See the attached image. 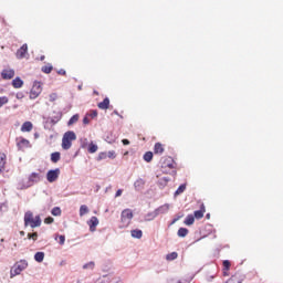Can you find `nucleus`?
Returning a JSON list of instances; mask_svg holds the SVG:
<instances>
[{
    "label": "nucleus",
    "instance_id": "nucleus-1",
    "mask_svg": "<svg viewBox=\"0 0 283 283\" xmlns=\"http://www.w3.org/2000/svg\"><path fill=\"white\" fill-rule=\"evenodd\" d=\"M42 221H41V216H35L32 211H27L24 213V227H31V229H36L41 227Z\"/></svg>",
    "mask_w": 283,
    "mask_h": 283
},
{
    "label": "nucleus",
    "instance_id": "nucleus-58",
    "mask_svg": "<svg viewBox=\"0 0 283 283\" xmlns=\"http://www.w3.org/2000/svg\"><path fill=\"white\" fill-rule=\"evenodd\" d=\"M76 283H81V281H77Z\"/></svg>",
    "mask_w": 283,
    "mask_h": 283
},
{
    "label": "nucleus",
    "instance_id": "nucleus-11",
    "mask_svg": "<svg viewBox=\"0 0 283 283\" xmlns=\"http://www.w3.org/2000/svg\"><path fill=\"white\" fill-rule=\"evenodd\" d=\"M87 224L90 227V231H92V232L96 231V227H98V218L97 217H92L87 221Z\"/></svg>",
    "mask_w": 283,
    "mask_h": 283
},
{
    "label": "nucleus",
    "instance_id": "nucleus-57",
    "mask_svg": "<svg viewBox=\"0 0 283 283\" xmlns=\"http://www.w3.org/2000/svg\"><path fill=\"white\" fill-rule=\"evenodd\" d=\"M114 114H118V112H117V111H114Z\"/></svg>",
    "mask_w": 283,
    "mask_h": 283
},
{
    "label": "nucleus",
    "instance_id": "nucleus-35",
    "mask_svg": "<svg viewBox=\"0 0 283 283\" xmlns=\"http://www.w3.org/2000/svg\"><path fill=\"white\" fill-rule=\"evenodd\" d=\"M98 151V146L95 144H90L88 154H96Z\"/></svg>",
    "mask_w": 283,
    "mask_h": 283
},
{
    "label": "nucleus",
    "instance_id": "nucleus-42",
    "mask_svg": "<svg viewBox=\"0 0 283 283\" xmlns=\"http://www.w3.org/2000/svg\"><path fill=\"white\" fill-rule=\"evenodd\" d=\"M53 222H54V218H52V217H46L44 219V224H52Z\"/></svg>",
    "mask_w": 283,
    "mask_h": 283
},
{
    "label": "nucleus",
    "instance_id": "nucleus-54",
    "mask_svg": "<svg viewBox=\"0 0 283 283\" xmlns=\"http://www.w3.org/2000/svg\"><path fill=\"white\" fill-rule=\"evenodd\" d=\"M176 222H178V219H174L171 224H176Z\"/></svg>",
    "mask_w": 283,
    "mask_h": 283
},
{
    "label": "nucleus",
    "instance_id": "nucleus-18",
    "mask_svg": "<svg viewBox=\"0 0 283 283\" xmlns=\"http://www.w3.org/2000/svg\"><path fill=\"white\" fill-rule=\"evenodd\" d=\"M17 145H18L19 149H23V147H29L30 140H28L23 137H20V138H18V144Z\"/></svg>",
    "mask_w": 283,
    "mask_h": 283
},
{
    "label": "nucleus",
    "instance_id": "nucleus-8",
    "mask_svg": "<svg viewBox=\"0 0 283 283\" xmlns=\"http://www.w3.org/2000/svg\"><path fill=\"white\" fill-rule=\"evenodd\" d=\"M15 56L19 60L28 59L29 54H28V44L27 43H24L20 49L17 50Z\"/></svg>",
    "mask_w": 283,
    "mask_h": 283
},
{
    "label": "nucleus",
    "instance_id": "nucleus-16",
    "mask_svg": "<svg viewBox=\"0 0 283 283\" xmlns=\"http://www.w3.org/2000/svg\"><path fill=\"white\" fill-rule=\"evenodd\" d=\"M229 271H231V261L224 260L223 261V276L228 277Z\"/></svg>",
    "mask_w": 283,
    "mask_h": 283
},
{
    "label": "nucleus",
    "instance_id": "nucleus-33",
    "mask_svg": "<svg viewBox=\"0 0 283 283\" xmlns=\"http://www.w3.org/2000/svg\"><path fill=\"white\" fill-rule=\"evenodd\" d=\"M8 103H10V98H8V96H0V109L3 105H8Z\"/></svg>",
    "mask_w": 283,
    "mask_h": 283
},
{
    "label": "nucleus",
    "instance_id": "nucleus-46",
    "mask_svg": "<svg viewBox=\"0 0 283 283\" xmlns=\"http://www.w3.org/2000/svg\"><path fill=\"white\" fill-rule=\"evenodd\" d=\"M165 167H168L169 169H175L174 163H168L165 166H163V169H165Z\"/></svg>",
    "mask_w": 283,
    "mask_h": 283
},
{
    "label": "nucleus",
    "instance_id": "nucleus-51",
    "mask_svg": "<svg viewBox=\"0 0 283 283\" xmlns=\"http://www.w3.org/2000/svg\"><path fill=\"white\" fill-rule=\"evenodd\" d=\"M122 143L123 145H129V139H123Z\"/></svg>",
    "mask_w": 283,
    "mask_h": 283
},
{
    "label": "nucleus",
    "instance_id": "nucleus-28",
    "mask_svg": "<svg viewBox=\"0 0 283 283\" xmlns=\"http://www.w3.org/2000/svg\"><path fill=\"white\" fill-rule=\"evenodd\" d=\"M44 259H45V253L43 252H36L34 254L35 262H43Z\"/></svg>",
    "mask_w": 283,
    "mask_h": 283
},
{
    "label": "nucleus",
    "instance_id": "nucleus-23",
    "mask_svg": "<svg viewBox=\"0 0 283 283\" xmlns=\"http://www.w3.org/2000/svg\"><path fill=\"white\" fill-rule=\"evenodd\" d=\"M154 154H165V146L160 143H156L154 146Z\"/></svg>",
    "mask_w": 283,
    "mask_h": 283
},
{
    "label": "nucleus",
    "instance_id": "nucleus-29",
    "mask_svg": "<svg viewBox=\"0 0 283 283\" xmlns=\"http://www.w3.org/2000/svg\"><path fill=\"white\" fill-rule=\"evenodd\" d=\"M144 160L146 163H151V160H154V153L151 151H147L144 154Z\"/></svg>",
    "mask_w": 283,
    "mask_h": 283
},
{
    "label": "nucleus",
    "instance_id": "nucleus-38",
    "mask_svg": "<svg viewBox=\"0 0 283 283\" xmlns=\"http://www.w3.org/2000/svg\"><path fill=\"white\" fill-rule=\"evenodd\" d=\"M185 189H187V186L185 185L179 186V188L176 190V195L180 196V193L185 192Z\"/></svg>",
    "mask_w": 283,
    "mask_h": 283
},
{
    "label": "nucleus",
    "instance_id": "nucleus-55",
    "mask_svg": "<svg viewBox=\"0 0 283 283\" xmlns=\"http://www.w3.org/2000/svg\"><path fill=\"white\" fill-rule=\"evenodd\" d=\"M20 235H25V231H20Z\"/></svg>",
    "mask_w": 283,
    "mask_h": 283
},
{
    "label": "nucleus",
    "instance_id": "nucleus-21",
    "mask_svg": "<svg viewBox=\"0 0 283 283\" xmlns=\"http://www.w3.org/2000/svg\"><path fill=\"white\" fill-rule=\"evenodd\" d=\"M12 86L14 87V90H19V88L23 87V80H21L20 77H15L12 81Z\"/></svg>",
    "mask_w": 283,
    "mask_h": 283
},
{
    "label": "nucleus",
    "instance_id": "nucleus-47",
    "mask_svg": "<svg viewBox=\"0 0 283 283\" xmlns=\"http://www.w3.org/2000/svg\"><path fill=\"white\" fill-rule=\"evenodd\" d=\"M57 74L60 76H66L67 73L65 72V70L61 69V70L57 71Z\"/></svg>",
    "mask_w": 283,
    "mask_h": 283
},
{
    "label": "nucleus",
    "instance_id": "nucleus-9",
    "mask_svg": "<svg viewBox=\"0 0 283 283\" xmlns=\"http://www.w3.org/2000/svg\"><path fill=\"white\" fill-rule=\"evenodd\" d=\"M205 213H207V208L205 207V203H201L200 210H196L193 212V218H196V220H202V218H205Z\"/></svg>",
    "mask_w": 283,
    "mask_h": 283
},
{
    "label": "nucleus",
    "instance_id": "nucleus-56",
    "mask_svg": "<svg viewBox=\"0 0 283 283\" xmlns=\"http://www.w3.org/2000/svg\"><path fill=\"white\" fill-rule=\"evenodd\" d=\"M206 218L209 220V218H211V214L208 213V214L206 216Z\"/></svg>",
    "mask_w": 283,
    "mask_h": 283
},
{
    "label": "nucleus",
    "instance_id": "nucleus-44",
    "mask_svg": "<svg viewBox=\"0 0 283 283\" xmlns=\"http://www.w3.org/2000/svg\"><path fill=\"white\" fill-rule=\"evenodd\" d=\"M107 158V153H99L97 160H105Z\"/></svg>",
    "mask_w": 283,
    "mask_h": 283
},
{
    "label": "nucleus",
    "instance_id": "nucleus-32",
    "mask_svg": "<svg viewBox=\"0 0 283 283\" xmlns=\"http://www.w3.org/2000/svg\"><path fill=\"white\" fill-rule=\"evenodd\" d=\"M51 160L53 163H59V160H61V153L55 151V153L51 154Z\"/></svg>",
    "mask_w": 283,
    "mask_h": 283
},
{
    "label": "nucleus",
    "instance_id": "nucleus-45",
    "mask_svg": "<svg viewBox=\"0 0 283 283\" xmlns=\"http://www.w3.org/2000/svg\"><path fill=\"white\" fill-rule=\"evenodd\" d=\"M94 266H95L94 262H88L83 265V269H94Z\"/></svg>",
    "mask_w": 283,
    "mask_h": 283
},
{
    "label": "nucleus",
    "instance_id": "nucleus-22",
    "mask_svg": "<svg viewBox=\"0 0 283 283\" xmlns=\"http://www.w3.org/2000/svg\"><path fill=\"white\" fill-rule=\"evenodd\" d=\"M33 128L32 122H24L21 126V132H31Z\"/></svg>",
    "mask_w": 283,
    "mask_h": 283
},
{
    "label": "nucleus",
    "instance_id": "nucleus-40",
    "mask_svg": "<svg viewBox=\"0 0 283 283\" xmlns=\"http://www.w3.org/2000/svg\"><path fill=\"white\" fill-rule=\"evenodd\" d=\"M56 98H59V95L56 93H52L49 95L50 103H54V101H56Z\"/></svg>",
    "mask_w": 283,
    "mask_h": 283
},
{
    "label": "nucleus",
    "instance_id": "nucleus-2",
    "mask_svg": "<svg viewBox=\"0 0 283 283\" xmlns=\"http://www.w3.org/2000/svg\"><path fill=\"white\" fill-rule=\"evenodd\" d=\"M134 212L132 209H124L120 213L119 229H127L132 224Z\"/></svg>",
    "mask_w": 283,
    "mask_h": 283
},
{
    "label": "nucleus",
    "instance_id": "nucleus-5",
    "mask_svg": "<svg viewBox=\"0 0 283 283\" xmlns=\"http://www.w3.org/2000/svg\"><path fill=\"white\" fill-rule=\"evenodd\" d=\"M247 280V275L242 272H235L232 274L226 283H243Z\"/></svg>",
    "mask_w": 283,
    "mask_h": 283
},
{
    "label": "nucleus",
    "instance_id": "nucleus-34",
    "mask_svg": "<svg viewBox=\"0 0 283 283\" xmlns=\"http://www.w3.org/2000/svg\"><path fill=\"white\" fill-rule=\"evenodd\" d=\"M78 118H80L78 114L73 115V116L70 118L67 125H69V126H70V125H75V123H78Z\"/></svg>",
    "mask_w": 283,
    "mask_h": 283
},
{
    "label": "nucleus",
    "instance_id": "nucleus-43",
    "mask_svg": "<svg viewBox=\"0 0 283 283\" xmlns=\"http://www.w3.org/2000/svg\"><path fill=\"white\" fill-rule=\"evenodd\" d=\"M106 155H107V158H112V159L116 158V151L114 150H109Z\"/></svg>",
    "mask_w": 283,
    "mask_h": 283
},
{
    "label": "nucleus",
    "instance_id": "nucleus-30",
    "mask_svg": "<svg viewBox=\"0 0 283 283\" xmlns=\"http://www.w3.org/2000/svg\"><path fill=\"white\" fill-rule=\"evenodd\" d=\"M166 260L168 262H172V260H178V252H171L166 255Z\"/></svg>",
    "mask_w": 283,
    "mask_h": 283
},
{
    "label": "nucleus",
    "instance_id": "nucleus-20",
    "mask_svg": "<svg viewBox=\"0 0 283 283\" xmlns=\"http://www.w3.org/2000/svg\"><path fill=\"white\" fill-rule=\"evenodd\" d=\"M156 218H158V212L153 211V212H148L146 216H145V222H151V220H156Z\"/></svg>",
    "mask_w": 283,
    "mask_h": 283
},
{
    "label": "nucleus",
    "instance_id": "nucleus-15",
    "mask_svg": "<svg viewBox=\"0 0 283 283\" xmlns=\"http://www.w3.org/2000/svg\"><path fill=\"white\" fill-rule=\"evenodd\" d=\"M192 277L182 275L172 280V283H191Z\"/></svg>",
    "mask_w": 283,
    "mask_h": 283
},
{
    "label": "nucleus",
    "instance_id": "nucleus-19",
    "mask_svg": "<svg viewBox=\"0 0 283 283\" xmlns=\"http://www.w3.org/2000/svg\"><path fill=\"white\" fill-rule=\"evenodd\" d=\"M98 109H109V98L106 97L97 104Z\"/></svg>",
    "mask_w": 283,
    "mask_h": 283
},
{
    "label": "nucleus",
    "instance_id": "nucleus-49",
    "mask_svg": "<svg viewBox=\"0 0 283 283\" xmlns=\"http://www.w3.org/2000/svg\"><path fill=\"white\" fill-rule=\"evenodd\" d=\"M119 196H123V190L122 189H118L116 191L115 198H119Z\"/></svg>",
    "mask_w": 283,
    "mask_h": 283
},
{
    "label": "nucleus",
    "instance_id": "nucleus-17",
    "mask_svg": "<svg viewBox=\"0 0 283 283\" xmlns=\"http://www.w3.org/2000/svg\"><path fill=\"white\" fill-rule=\"evenodd\" d=\"M8 157L6 156L4 153H0V172L6 171V163H7Z\"/></svg>",
    "mask_w": 283,
    "mask_h": 283
},
{
    "label": "nucleus",
    "instance_id": "nucleus-24",
    "mask_svg": "<svg viewBox=\"0 0 283 283\" xmlns=\"http://www.w3.org/2000/svg\"><path fill=\"white\" fill-rule=\"evenodd\" d=\"M193 222H196V218L193 217V214H188L184 221V224H186V227H191Z\"/></svg>",
    "mask_w": 283,
    "mask_h": 283
},
{
    "label": "nucleus",
    "instance_id": "nucleus-48",
    "mask_svg": "<svg viewBox=\"0 0 283 283\" xmlns=\"http://www.w3.org/2000/svg\"><path fill=\"white\" fill-rule=\"evenodd\" d=\"M23 97H24L23 93H17L15 95V98H18V101H21V98Z\"/></svg>",
    "mask_w": 283,
    "mask_h": 283
},
{
    "label": "nucleus",
    "instance_id": "nucleus-27",
    "mask_svg": "<svg viewBox=\"0 0 283 283\" xmlns=\"http://www.w3.org/2000/svg\"><path fill=\"white\" fill-rule=\"evenodd\" d=\"M86 213H90V208H87L86 205H82L80 207V217L83 218V216H86Z\"/></svg>",
    "mask_w": 283,
    "mask_h": 283
},
{
    "label": "nucleus",
    "instance_id": "nucleus-41",
    "mask_svg": "<svg viewBox=\"0 0 283 283\" xmlns=\"http://www.w3.org/2000/svg\"><path fill=\"white\" fill-rule=\"evenodd\" d=\"M57 242L59 244H61V247H63V244H65V235L61 234V235H57Z\"/></svg>",
    "mask_w": 283,
    "mask_h": 283
},
{
    "label": "nucleus",
    "instance_id": "nucleus-3",
    "mask_svg": "<svg viewBox=\"0 0 283 283\" xmlns=\"http://www.w3.org/2000/svg\"><path fill=\"white\" fill-rule=\"evenodd\" d=\"M28 269V261L20 260L10 270V277H17V275H21L23 271Z\"/></svg>",
    "mask_w": 283,
    "mask_h": 283
},
{
    "label": "nucleus",
    "instance_id": "nucleus-26",
    "mask_svg": "<svg viewBox=\"0 0 283 283\" xmlns=\"http://www.w3.org/2000/svg\"><path fill=\"white\" fill-rule=\"evenodd\" d=\"M132 238H136L137 240H140V238H143V230H132L130 231Z\"/></svg>",
    "mask_w": 283,
    "mask_h": 283
},
{
    "label": "nucleus",
    "instance_id": "nucleus-4",
    "mask_svg": "<svg viewBox=\"0 0 283 283\" xmlns=\"http://www.w3.org/2000/svg\"><path fill=\"white\" fill-rule=\"evenodd\" d=\"M74 140H76V134L72 130L66 132L62 138V149H71L72 143H74Z\"/></svg>",
    "mask_w": 283,
    "mask_h": 283
},
{
    "label": "nucleus",
    "instance_id": "nucleus-52",
    "mask_svg": "<svg viewBox=\"0 0 283 283\" xmlns=\"http://www.w3.org/2000/svg\"><path fill=\"white\" fill-rule=\"evenodd\" d=\"M161 180H164V184L167 185L169 182L168 178H163Z\"/></svg>",
    "mask_w": 283,
    "mask_h": 283
},
{
    "label": "nucleus",
    "instance_id": "nucleus-50",
    "mask_svg": "<svg viewBox=\"0 0 283 283\" xmlns=\"http://www.w3.org/2000/svg\"><path fill=\"white\" fill-rule=\"evenodd\" d=\"M83 124H84V125H90V118H87V116H85V117L83 118Z\"/></svg>",
    "mask_w": 283,
    "mask_h": 283
},
{
    "label": "nucleus",
    "instance_id": "nucleus-53",
    "mask_svg": "<svg viewBox=\"0 0 283 283\" xmlns=\"http://www.w3.org/2000/svg\"><path fill=\"white\" fill-rule=\"evenodd\" d=\"M40 61H45V55H42V56L40 57Z\"/></svg>",
    "mask_w": 283,
    "mask_h": 283
},
{
    "label": "nucleus",
    "instance_id": "nucleus-31",
    "mask_svg": "<svg viewBox=\"0 0 283 283\" xmlns=\"http://www.w3.org/2000/svg\"><path fill=\"white\" fill-rule=\"evenodd\" d=\"M53 70H54V66H52L51 64L42 66V72L44 74H51Z\"/></svg>",
    "mask_w": 283,
    "mask_h": 283
},
{
    "label": "nucleus",
    "instance_id": "nucleus-25",
    "mask_svg": "<svg viewBox=\"0 0 283 283\" xmlns=\"http://www.w3.org/2000/svg\"><path fill=\"white\" fill-rule=\"evenodd\" d=\"M177 235L179 238H187V235H189V229L187 228H179Z\"/></svg>",
    "mask_w": 283,
    "mask_h": 283
},
{
    "label": "nucleus",
    "instance_id": "nucleus-37",
    "mask_svg": "<svg viewBox=\"0 0 283 283\" xmlns=\"http://www.w3.org/2000/svg\"><path fill=\"white\" fill-rule=\"evenodd\" d=\"M52 216L59 217L61 216L62 211L59 207H54L51 211Z\"/></svg>",
    "mask_w": 283,
    "mask_h": 283
},
{
    "label": "nucleus",
    "instance_id": "nucleus-12",
    "mask_svg": "<svg viewBox=\"0 0 283 283\" xmlns=\"http://www.w3.org/2000/svg\"><path fill=\"white\" fill-rule=\"evenodd\" d=\"M1 76L2 78H4V81H10V78H14V70H3L1 72Z\"/></svg>",
    "mask_w": 283,
    "mask_h": 283
},
{
    "label": "nucleus",
    "instance_id": "nucleus-10",
    "mask_svg": "<svg viewBox=\"0 0 283 283\" xmlns=\"http://www.w3.org/2000/svg\"><path fill=\"white\" fill-rule=\"evenodd\" d=\"M30 187H32L30 185V181L28 179H20L17 184V189H19L20 191H22L23 189H30Z\"/></svg>",
    "mask_w": 283,
    "mask_h": 283
},
{
    "label": "nucleus",
    "instance_id": "nucleus-14",
    "mask_svg": "<svg viewBox=\"0 0 283 283\" xmlns=\"http://www.w3.org/2000/svg\"><path fill=\"white\" fill-rule=\"evenodd\" d=\"M27 180L30 182L32 187L34 182H39V180H41V175L39 172H32Z\"/></svg>",
    "mask_w": 283,
    "mask_h": 283
},
{
    "label": "nucleus",
    "instance_id": "nucleus-39",
    "mask_svg": "<svg viewBox=\"0 0 283 283\" xmlns=\"http://www.w3.org/2000/svg\"><path fill=\"white\" fill-rule=\"evenodd\" d=\"M87 116H90V118H96V116H98V111H90V113H87Z\"/></svg>",
    "mask_w": 283,
    "mask_h": 283
},
{
    "label": "nucleus",
    "instance_id": "nucleus-36",
    "mask_svg": "<svg viewBox=\"0 0 283 283\" xmlns=\"http://www.w3.org/2000/svg\"><path fill=\"white\" fill-rule=\"evenodd\" d=\"M27 238L28 240H33L34 242H36V240H39V233L38 232L28 233Z\"/></svg>",
    "mask_w": 283,
    "mask_h": 283
},
{
    "label": "nucleus",
    "instance_id": "nucleus-7",
    "mask_svg": "<svg viewBox=\"0 0 283 283\" xmlns=\"http://www.w3.org/2000/svg\"><path fill=\"white\" fill-rule=\"evenodd\" d=\"M59 176H61V169L55 168L53 170H49L46 172L48 182H56L59 180Z\"/></svg>",
    "mask_w": 283,
    "mask_h": 283
},
{
    "label": "nucleus",
    "instance_id": "nucleus-13",
    "mask_svg": "<svg viewBox=\"0 0 283 283\" xmlns=\"http://www.w3.org/2000/svg\"><path fill=\"white\" fill-rule=\"evenodd\" d=\"M170 206L169 203H165L160 206L159 208L155 209L157 216L169 213Z\"/></svg>",
    "mask_w": 283,
    "mask_h": 283
},
{
    "label": "nucleus",
    "instance_id": "nucleus-6",
    "mask_svg": "<svg viewBox=\"0 0 283 283\" xmlns=\"http://www.w3.org/2000/svg\"><path fill=\"white\" fill-rule=\"evenodd\" d=\"M41 92H43V88L41 87V83L33 84V86L30 91L29 98L31 101H34L35 98H39V96H41Z\"/></svg>",
    "mask_w": 283,
    "mask_h": 283
}]
</instances>
